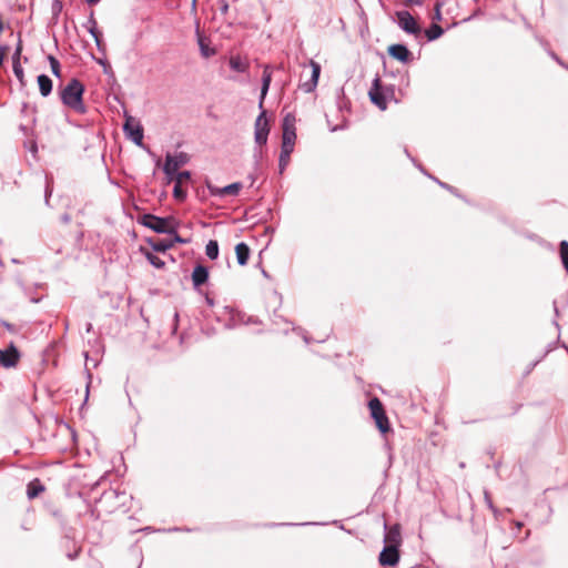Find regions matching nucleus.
<instances>
[{
    "instance_id": "obj_1",
    "label": "nucleus",
    "mask_w": 568,
    "mask_h": 568,
    "mask_svg": "<svg viewBox=\"0 0 568 568\" xmlns=\"http://www.w3.org/2000/svg\"><path fill=\"white\" fill-rule=\"evenodd\" d=\"M271 81H272V72L268 67H265L264 71H263V84H262V89H261V99H260V103H258L260 109H263L264 99L267 94ZM268 133H270V125H268V121L266 119V112H265V110H262V112L260 113V115L257 116V119L255 121V141H256V143H258L260 145L265 144L267 141Z\"/></svg>"
},
{
    "instance_id": "obj_2",
    "label": "nucleus",
    "mask_w": 568,
    "mask_h": 568,
    "mask_svg": "<svg viewBox=\"0 0 568 568\" xmlns=\"http://www.w3.org/2000/svg\"><path fill=\"white\" fill-rule=\"evenodd\" d=\"M84 87L78 79H72L60 92L62 103L77 113L83 114L87 109L83 103Z\"/></svg>"
},
{
    "instance_id": "obj_3",
    "label": "nucleus",
    "mask_w": 568,
    "mask_h": 568,
    "mask_svg": "<svg viewBox=\"0 0 568 568\" xmlns=\"http://www.w3.org/2000/svg\"><path fill=\"white\" fill-rule=\"evenodd\" d=\"M139 222L156 233H175V220L173 217H159L153 214H143Z\"/></svg>"
},
{
    "instance_id": "obj_4",
    "label": "nucleus",
    "mask_w": 568,
    "mask_h": 568,
    "mask_svg": "<svg viewBox=\"0 0 568 568\" xmlns=\"http://www.w3.org/2000/svg\"><path fill=\"white\" fill-rule=\"evenodd\" d=\"M371 101L382 111L387 109V97L393 95V90L383 87L382 80L376 77L368 92Z\"/></svg>"
},
{
    "instance_id": "obj_5",
    "label": "nucleus",
    "mask_w": 568,
    "mask_h": 568,
    "mask_svg": "<svg viewBox=\"0 0 568 568\" xmlns=\"http://www.w3.org/2000/svg\"><path fill=\"white\" fill-rule=\"evenodd\" d=\"M371 415L381 433L385 434L390 430L388 417L386 416L384 406L379 398L374 397L368 402Z\"/></svg>"
},
{
    "instance_id": "obj_6",
    "label": "nucleus",
    "mask_w": 568,
    "mask_h": 568,
    "mask_svg": "<svg viewBox=\"0 0 568 568\" xmlns=\"http://www.w3.org/2000/svg\"><path fill=\"white\" fill-rule=\"evenodd\" d=\"M187 162L189 155L184 152L175 155L166 154L163 170L168 176H172L181 166L185 165Z\"/></svg>"
},
{
    "instance_id": "obj_7",
    "label": "nucleus",
    "mask_w": 568,
    "mask_h": 568,
    "mask_svg": "<svg viewBox=\"0 0 568 568\" xmlns=\"http://www.w3.org/2000/svg\"><path fill=\"white\" fill-rule=\"evenodd\" d=\"M20 352L13 343L4 348L0 349V365L4 368L16 367L20 362Z\"/></svg>"
},
{
    "instance_id": "obj_8",
    "label": "nucleus",
    "mask_w": 568,
    "mask_h": 568,
    "mask_svg": "<svg viewBox=\"0 0 568 568\" xmlns=\"http://www.w3.org/2000/svg\"><path fill=\"white\" fill-rule=\"evenodd\" d=\"M124 132L126 135L138 145H142L143 141V128L138 120L132 116H128L124 123Z\"/></svg>"
},
{
    "instance_id": "obj_9",
    "label": "nucleus",
    "mask_w": 568,
    "mask_h": 568,
    "mask_svg": "<svg viewBox=\"0 0 568 568\" xmlns=\"http://www.w3.org/2000/svg\"><path fill=\"white\" fill-rule=\"evenodd\" d=\"M396 17L399 27L407 33L417 36L420 32V27L408 11H398Z\"/></svg>"
},
{
    "instance_id": "obj_10",
    "label": "nucleus",
    "mask_w": 568,
    "mask_h": 568,
    "mask_svg": "<svg viewBox=\"0 0 568 568\" xmlns=\"http://www.w3.org/2000/svg\"><path fill=\"white\" fill-rule=\"evenodd\" d=\"M378 560L382 566H395L399 560L398 547L385 546Z\"/></svg>"
},
{
    "instance_id": "obj_11",
    "label": "nucleus",
    "mask_w": 568,
    "mask_h": 568,
    "mask_svg": "<svg viewBox=\"0 0 568 568\" xmlns=\"http://www.w3.org/2000/svg\"><path fill=\"white\" fill-rule=\"evenodd\" d=\"M207 189H209L211 195H215V196L232 195V196H235L241 191L242 183L235 182V183H232V184L226 185L224 187H219V186H214L212 184H207Z\"/></svg>"
},
{
    "instance_id": "obj_12",
    "label": "nucleus",
    "mask_w": 568,
    "mask_h": 568,
    "mask_svg": "<svg viewBox=\"0 0 568 568\" xmlns=\"http://www.w3.org/2000/svg\"><path fill=\"white\" fill-rule=\"evenodd\" d=\"M388 54L400 62H408L410 60V51L403 44H392L388 47Z\"/></svg>"
},
{
    "instance_id": "obj_13",
    "label": "nucleus",
    "mask_w": 568,
    "mask_h": 568,
    "mask_svg": "<svg viewBox=\"0 0 568 568\" xmlns=\"http://www.w3.org/2000/svg\"><path fill=\"white\" fill-rule=\"evenodd\" d=\"M386 546L398 547L402 545L400 526L398 524L392 526L385 535Z\"/></svg>"
},
{
    "instance_id": "obj_14",
    "label": "nucleus",
    "mask_w": 568,
    "mask_h": 568,
    "mask_svg": "<svg viewBox=\"0 0 568 568\" xmlns=\"http://www.w3.org/2000/svg\"><path fill=\"white\" fill-rule=\"evenodd\" d=\"M209 280V271L205 266L197 264L192 273V282L195 288L205 284Z\"/></svg>"
},
{
    "instance_id": "obj_15",
    "label": "nucleus",
    "mask_w": 568,
    "mask_h": 568,
    "mask_svg": "<svg viewBox=\"0 0 568 568\" xmlns=\"http://www.w3.org/2000/svg\"><path fill=\"white\" fill-rule=\"evenodd\" d=\"M311 67H312V78L310 81L302 84V89L305 92H312L318 82L320 73H321V65L315 62L314 60H311Z\"/></svg>"
},
{
    "instance_id": "obj_16",
    "label": "nucleus",
    "mask_w": 568,
    "mask_h": 568,
    "mask_svg": "<svg viewBox=\"0 0 568 568\" xmlns=\"http://www.w3.org/2000/svg\"><path fill=\"white\" fill-rule=\"evenodd\" d=\"M45 490L44 485L40 481L39 478H34L28 484L27 495L30 499L38 497Z\"/></svg>"
},
{
    "instance_id": "obj_17",
    "label": "nucleus",
    "mask_w": 568,
    "mask_h": 568,
    "mask_svg": "<svg viewBox=\"0 0 568 568\" xmlns=\"http://www.w3.org/2000/svg\"><path fill=\"white\" fill-rule=\"evenodd\" d=\"M250 247L245 243H239L235 246L236 260L240 265H246L250 258Z\"/></svg>"
},
{
    "instance_id": "obj_18",
    "label": "nucleus",
    "mask_w": 568,
    "mask_h": 568,
    "mask_svg": "<svg viewBox=\"0 0 568 568\" xmlns=\"http://www.w3.org/2000/svg\"><path fill=\"white\" fill-rule=\"evenodd\" d=\"M37 81L41 95L48 97L52 91V80L45 74H40Z\"/></svg>"
},
{
    "instance_id": "obj_19",
    "label": "nucleus",
    "mask_w": 568,
    "mask_h": 568,
    "mask_svg": "<svg viewBox=\"0 0 568 568\" xmlns=\"http://www.w3.org/2000/svg\"><path fill=\"white\" fill-rule=\"evenodd\" d=\"M148 242L156 252H165L173 247V241H169L166 239H150Z\"/></svg>"
},
{
    "instance_id": "obj_20",
    "label": "nucleus",
    "mask_w": 568,
    "mask_h": 568,
    "mask_svg": "<svg viewBox=\"0 0 568 568\" xmlns=\"http://www.w3.org/2000/svg\"><path fill=\"white\" fill-rule=\"evenodd\" d=\"M296 141V133H283L282 134V150L293 152Z\"/></svg>"
},
{
    "instance_id": "obj_21",
    "label": "nucleus",
    "mask_w": 568,
    "mask_h": 568,
    "mask_svg": "<svg viewBox=\"0 0 568 568\" xmlns=\"http://www.w3.org/2000/svg\"><path fill=\"white\" fill-rule=\"evenodd\" d=\"M283 133H295V116L291 113L286 114L282 123Z\"/></svg>"
},
{
    "instance_id": "obj_22",
    "label": "nucleus",
    "mask_w": 568,
    "mask_h": 568,
    "mask_svg": "<svg viewBox=\"0 0 568 568\" xmlns=\"http://www.w3.org/2000/svg\"><path fill=\"white\" fill-rule=\"evenodd\" d=\"M444 33L443 28L439 24L433 23L426 31L425 34L429 41L439 38Z\"/></svg>"
},
{
    "instance_id": "obj_23",
    "label": "nucleus",
    "mask_w": 568,
    "mask_h": 568,
    "mask_svg": "<svg viewBox=\"0 0 568 568\" xmlns=\"http://www.w3.org/2000/svg\"><path fill=\"white\" fill-rule=\"evenodd\" d=\"M170 181H174V183L183 185L187 183L191 179V174L189 171L178 172L172 176H168Z\"/></svg>"
},
{
    "instance_id": "obj_24",
    "label": "nucleus",
    "mask_w": 568,
    "mask_h": 568,
    "mask_svg": "<svg viewBox=\"0 0 568 568\" xmlns=\"http://www.w3.org/2000/svg\"><path fill=\"white\" fill-rule=\"evenodd\" d=\"M205 254L211 260H215L217 257L219 244L216 241H214V240L209 241V243L206 244V247H205Z\"/></svg>"
},
{
    "instance_id": "obj_25",
    "label": "nucleus",
    "mask_w": 568,
    "mask_h": 568,
    "mask_svg": "<svg viewBox=\"0 0 568 568\" xmlns=\"http://www.w3.org/2000/svg\"><path fill=\"white\" fill-rule=\"evenodd\" d=\"M230 65L233 70H235L237 72H244L247 69V63L242 61V59L240 57H232L230 59Z\"/></svg>"
},
{
    "instance_id": "obj_26",
    "label": "nucleus",
    "mask_w": 568,
    "mask_h": 568,
    "mask_svg": "<svg viewBox=\"0 0 568 568\" xmlns=\"http://www.w3.org/2000/svg\"><path fill=\"white\" fill-rule=\"evenodd\" d=\"M559 254L564 265V268L568 273V242L562 241L559 245Z\"/></svg>"
},
{
    "instance_id": "obj_27",
    "label": "nucleus",
    "mask_w": 568,
    "mask_h": 568,
    "mask_svg": "<svg viewBox=\"0 0 568 568\" xmlns=\"http://www.w3.org/2000/svg\"><path fill=\"white\" fill-rule=\"evenodd\" d=\"M291 154L292 152L290 151H283L281 150V154H280V161H278V166H280V172L282 173L285 168L287 166L288 162H290V159H291Z\"/></svg>"
},
{
    "instance_id": "obj_28",
    "label": "nucleus",
    "mask_w": 568,
    "mask_h": 568,
    "mask_svg": "<svg viewBox=\"0 0 568 568\" xmlns=\"http://www.w3.org/2000/svg\"><path fill=\"white\" fill-rule=\"evenodd\" d=\"M48 60L50 62L52 73L55 77L61 78V65H60V62L58 61V59L54 58L53 55H49Z\"/></svg>"
},
{
    "instance_id": "obj_29",
    "label": "nucleus",
    "mask_w": 568,
    "mask_h": 568,
    "mask_svg": "<svg viewBox=\"0 0 568 568\" xmlns=\"http://www.w3.org/2000/svg\"><path fill=\"white\" fill-rule=\"evenodd\" d=\"M12 69H13L14 75L17 77V79L19 80L21 85H24L26 84L24 72H23V68H22L21 63L16 61V63H13V65H12Z\"/></svg>"
},
{
    "instance_id": "obj_30",
    "label": "nucleus",
    "mask_w": 568,
    "mask_h": 568,
    "mask_svg": "<svg viewBox=\"0 0 568 568\" xmlns=\"http://www.w3.org/2000/svg\"><path fill=\"white\" fill-rule=\"evenodd\" d=\"M145 257L156 268H163L165 266L164 261H162L159 256H156L150 252H145Z\"/></svg>"
},
{
    "instance_id": "obj_31",
    "label": "nucleus",
    "mask_w": 568,
    "mask_h": 568,
    "mask_svg": "<svg viewBox=\"0 0 568 568\" xmlns=\"http://www.w3.org/2000/svg\"><path fill=\"white\" fill-rule=\"evenodd\" d=\"M199 44H200V48H201V52H202V55L205 57V58H209L213 54H215V50L214 49H211L206 43H205V40L203 38L200 37L199 39Z\"/></svg>"
},
{
    "instance_id": "obj_32",
    "label": "nucleus",
    "mask_w": 568,
    "mask_h": 568,
    "mask_svg": "<svg viewBox=\"0 0 568 568\" xmlns=\"http://www.w3.org/2000/svg\"><path fill=\"white\" fill-rule=\"evenodd\" d=\"M173 195L176 200L183 201L186 196V191L183 189V185L175 183L173 189Z\"/></svg>"
},
{
    "instance_id": "obj_33",
    "label": "nucleus",
    "mask_w": 568,
    "mask_h": 568,
    "mask_svg": "<svg viewBox=\"0 0 568 568\" xmlns=\"http://www.w3.org/2000/svg\"><path fill=\"white\" fill-rule=\"evenodd\" d=\"M21 52H22V41H21V39H19L18 45H17L14 54L12 57V64L16 63V61L20 62Z\"/></svg>"
},
{
    "instance_id": "obj_34",
    "label": "nucleus",
    "mask_w": 568,
    "mask_h": 568,
    "mask_svg": "<svg viewBox=\"0 0 568 568\" xmlns=\"http://www.w3.org/2000/svg\"><path fill=\"white\" fill-rule=\"evenodd\" d=\"M172 235H174V237L171 240L173 241V244L174 243H184V240L180 237V235L175 232V233H172Z\"/></svg>"
},
{
    "instance_id": "obj_35",
    "label": "nucleus",
    "mask_w": 568,
    "mask_h": 568,
    "mask_svg": "<svg viewBox=\"0 0 568 568\" xmlns=\"http://www.w3.org/2000/svg\"><path fill=\"white\" fill-rule=\"evenodd\" d=\"M404 1L408 6H410V4H420V0H404Z\"/></svg>"
},
{
    "instance_id": "obj_36",
    "label": "nucleus",
    "mask_w": 568,
    "mask_h": 568,
    "mask_svg": "<svg viewBox=\"0 0 568 568\" xmlns=\"http://www.w3.org/2000/svg\"><path fill=\"white\" fill-rule=\"evenodd\" d=\"M439 7H440V6H439V3H437V4H436V13H435V17H436L437 19H439V18H440Z\"/></svg>"
},
{
    "instance_id": "obj_37",
    "label": "nucleus",
    "mask_w": 568,
    "mask_h": 568,
    "mask_svg": "<svg viewBox=\"0 0 568 568\" xmlns=\"http://www.w3.org/2000/svg\"><path fill=\"white\" fill-rule=\"evenodd\" d=\"M90 31H91L92 36L95 38V40L98 41V33L95 32V29L92 28Z\"/></svg>"
},
{
    "instance_id": "obj_38",
    "label": "nucleus",
    "mask_w": 568,
    "mask_h": 568,
    "mask_svg": "<svg viewBox=\"0 0 568 568\" xmlns=\"http://www.w3.org/2000/svg\"><path fill=\"white\" fill-rule=\"evenodd\" d=\"M85 1H87L88 3H90V4H94V3L99 2L100 0H85Z\"/></svg>"
},
{
    "instance_id": "obj_39",
    "label": "nucleus",
    "mask_w": 568,
    "mask_h": 568,
    "mask_svg": "<svg viewBox=\"0 0 568 568\" xmlns=\"http://www.w3.org/2000/svg\"><path fill=\"white\" fill-rule=\"evenodd\" d=\"M516 526H517V528L520 529L523 527V524L521 523H516Z\"/></svg>"
},
{
    "instance_id": "obj_40",
    "label": "nucleus",
    "mask_w": 568,
    "mask_h": 568,
    "mask_svg": "<svg viewBox=\"0 0 568 568\" xmlns=\"http://www.w3.org/2000/svg\"><path fill=\"white\" fill-rule=\"evenodd\" d=\"M3 30V24H2V21L0 20V32H2Z\"/></svg>"
}]
</instances>
